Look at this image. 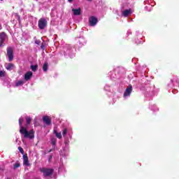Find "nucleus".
<instances>
[{
    "mask_svg": "<svg viewBox=\"0 0 179 179\" xmlns=\"http://www.w3.org/2000/svg\"><path fill=\"white\" fill-rule=\"evenodd\" d=\"M24 119L20 117L18 120L20 126V134L24 135V138L29 139H33L34 138V130L31 129L29 131H27L26 127H24L22 124H23Z\"/></svg>",
    "mask_w": 179,
    "mask_h": 179,
    "instance_id": "nucleus-1",
    "label": "nucleus"
},
{
    "mask_svg": "<svg viewBox=\"0 0 179 179\" xmlns=\"http://www.w3.org/2000/svg\"><path fill=\"white\" fill-rule=\"evenodd\" d=\"M41 172L43 173L44 177H50L54 173V169L48 168L41 169Z\"/></svg>",
    "mask_w": 179,
    "mask_h": 179,
    "instance_id": "nucleus-2",
    "label": "nucleus"
},
{
    "mask_svg": "<svg viewBox=\"0 0 179 179\" xmlns=\"http://www.w3.org/2000/svg\"><path fill=\"white\" fill-rule=\"evenodd\" d=\"M38 26L41 30H44V29L47 27V20H45V18H41L38 20Z\"/></svg>",
    "mask_w": 179,
    "mask_h": 179,
    "instance_id": "nucleus-3",
    "label": "nucleus"
},
{
    "mask_svg": "<svg viewBox=\"0 0 179 179\" xmlns=\"http://www.w3.org/2000/svg\"><path fill=\"white\" fill-rule=\"evenodd\" d=\"M6 38H8V35H6V33H0V47H3V45H5V41H6Z\"/></svg>",
    "mask_w": 179,
    "mask_h": 179,
    "instance_id": "nucleus-4",
    "label": "nucleus"
},
{
    "mask_svg": "<svg viewBox=\"0 0 179 179\" xmlns=\"http://www.w3.org/2000/svg\"><path fill=\"white\" fill-rule=\"evenodd\" d=\"M7 55L8 57L9 62H12V61H13V48L8 47L7 48Z\"/></svg>",
    "mask_w": 179,
    "mask_h": 179,
    "instance_id": "nucleus-5",
    "label": "nucleus"
},
{
    "mask_svg": "<svg viewBox=\"0 0 179 179\" xmlns=\"http://www.w3.org/2000/svg\"><path fill=\"white\" fill-rule=\"evenodd\" d=\"M90 25V26H96L97 24V18L94 16H92L89 18Z\"/></svg>",
    "mask_w": 179,
    "mask_h": 179,
    "instance_id": "nucleus-6",
    "label": "nucleus"
},
{
    "mask_svg": "<svg viewBox=\"0 0 179 179\" xmlns=\"http://www.w3.org/2000/svg\"><path fill=\"white\" fill-rule=\"evenodd\" d=\"M131 93H132V85H129V87L126 89L124 93V97H127L130 96Z\"/></svg>",
    "mask_w": 179,
    "mask_h": 179,
    "instance_id": "nucleus-7",
    "label": "nucleus"
},
{
    "mask_svg": "<svg viewBox=\"0 0 179 179\" xmlns=\"http://www.w3.org/2000/svg\"><path fill=\"white\" fill-rule=\"evenodd\" d=\"M23 164L27 167H29V166H30V163H29V157L27 156V154L23 155Z\"/></svg>",
    "mask_w": 179,
    "mask_h": 179,
    "instance_id": "nucleus-8",
    "label": "nucleus"
},
{
    "mask_svg": "<svg viewBox=\"0 0 179 179\" xmlns=\"http://www.w3.org/2000/svg\"><path fill=\"white\" fill-rule=\"evenodd\" d=\"M31 76H33V72L31 71L27 72L24 75L25 80H30V79L31 78Z\"/></svg>",
    "mask_w": 179,
    "mask_h": 179,
    "instance_id": "nucleus-9",
    "label": "nucleus"
},
{
    "mask_svg": "<svg viewBox=\"0 0 179 179\" xmlns=\"http://www.w3.org/2000/svg\"><path fill=\"white\" fill-rule=\"evenodd\" d=\"M43 122L46 124V125H50L51 124V118L48 116H44L43 117Z\"/></svg>",
    "mask_w": 179,
    "mask_h": 179,
    "instance_id": "nucleus-10",
    "label": "nucleus"
},
{
    "mask_svg": "<svg viewBox=\"0 0 179 179\" xmlns=\"http://www.w3.org/2000/svg\"><path fill=\"white\" fill-rule=\"evenodd\" d=\"M72 12H73L75 16H79L81 15V9L78 8V9L73 8Z\"/></svg>",
    "mask_w": 179,
    "mask_h": 179,
    "instance_id": "nucleus-11",
    "label": "nucleus"
},
{
    "mask_svg": "<svg viewBox=\"0 0 179 179\" xmlns=\"http://www.w3.org/2000/svg\"><path fill=\"white\" fill-rule=\"evenodd\" d=\"M130 13H131V8H129V10H124L122 14V16H124V17H128Z\"/></svg>",
    "mask_w": 179,
    "mask_h": 179,
    "instance_id": "nucleus-12",
    "label": "nucleus"
},
{
    "mask_svg": "<svg viewBox=\"0 0 179 179\" xmlns=\"http://www.w3.org/2000/svg\"><path fill=\"white\" fill-rule=\"evenodd\" d=\"M15 66L14 64L12 63H9L7 64V66H6V69H7V71H12V69H13V67Z\"/></svg>",
    "mask_w": 179,
    "mask_h": 179,
    "instance_id": "nucleus-13",
    "label": "nucleus"
},
{
    "mask_svg": "<svg viewBox=\"0 0 179 179\" xmlns=\"http://www.w3.org/2000/svg\"><path fill=\"white\" fill-rule=\"evenodd\" d=\"M42 69L44 72H47V71H48V62H45L43 64Z\"/></svg>",
    "mask_w": 179,
    "mask_h": 179,
    "instance_id": "nucleus-14",
    "label": "nucleus"
},
{
    "mask_svg": "<svg viewBox=\"0 0 179 179\" xmlns=\"http://www.w3.org/2000/svg\"><path fill=\"white\" fill-rule=\"evenodd\" d=\"M25 121L27 122L26 127H27V125H30V124L31 123V117L27 116L25 117Z\"/></svg>",
    "mask_w": 179,
    "mask_h": 179,
    "instance_id": "nucleus-15",
    "label": "nucleus"
},
{
    "mask_svg": "<svg viewBox=\"0 0 179 179\" xmlns=\"http://www.w3.org/2000/svg\"><path fill=\"white\" fill-rule=\"evenodd\" d=\"M54 134L56 136V138H58V139H62V135L61 133H58L57 130H54Z\"/></svg>",
    "mask_w": 179,
    "mask_h": 179,
    "instance_id": "nucleus-16",
    "label": "nucleus"
},
{
    "mask_svg": "<svg viewBox=\"0 0 179 179\" xmlns=\"http://www.w3.org/2000/svg\"><path fill=\"white\" fill-rule=\"evenodd\" d=\"M31 69L33 71V72H36L37 69H38V65H31Z\"/></svg>",
    "mask_w": 179,
    "mask_h": 179,
    "instance_id": "nucleus-17",
    "label": "nucleus"
},
{
    "mask_svg": "<svg viewBox=\"0 0 179 179\" xmlns=\"http://www.w3.org/2000/svg\"><path fill=\"white\" fill-rule=\"evenodd\" d=\"M51 143H52V145L55 146V145H57V138H55V137L52 138Z\"/></svg>",
    "mask_w": 179,
    "mask_h": 179,
    "instance_id": "nucleus-18",
    "label": "nucleus"
},
{
    "mask_svg": "<svg viewBox=\"0 0 179 179\" xmlns=\"http://www.w3.org/2000/svg\"><path fill=\"white\" fill-rule=\"evenodd\" d=\"M19 167H20V164L17 162L14 164L13 169L16 170V169H19Z\"/></svg>",
    "mask_w": 179,
    "mask_h": 179,
    "instance_id": "nucleus-19",
    "label": "nucleus"
},
{
    "mask_svg": "<svg viewBox=\"0 0 179 179\" xmlns=\"http://www.w3.org/2000/svg\"><path fill=\"white\" fill-rule=\"evenodd\" d=\"M18 150L20 152L21 155H23V156L24 155V150L22 147H18Z\"/></svg>",
    "mask_w": 179,
    "mask_h": 179,
    "instance_id": "nucleus-20",
    "label": "nucleus"
},
{
    "mask_svg": "<svg viewBox=\"0 0 179 179\" xmlns=\"http://www.w3.org/2000/svg\"><path fill=\"white\" fill-rule=\"evenodd\" d=\"M24 83L23 80H20L16 83V86H22Z\"/></svg>",
    "mask_w": 179,
    "mask_h": 179,
    "instance_id": "nucleus-21",
    "label": "nucleus"
},
{
    "mask_svg": "<svg viewBox=\"0 0 179 179\" xmlns=\"http://www.w3.org/2000/svg\"><path fill=\"white\" fill-rule=\"evenodd\" d=\"M5 77V71H0V78Z\"/></svg>",
    "mask_w": 179,
    "mask_h": 179,
    "instance_id": "nucleus-22",
    "label": "nucleus"
},
{
    "mask_svg": "<svg viewBox=\"0 0 179 179\" xmlns=\"http://www.w3.org/2000/svg\"><path fill=\"white\" fill-rule=\"evenodd\" d=\"M66 134H68V129H64L63 132H62L63 136H65V135H66Z\"/></svg>",
    "mask_w": 179,
    "mask_h": 179,
    "instance_id": "nucleus-23",
    "label": "nucleus"
},
{
    "mask_svg": "<svg viewBox=\"0 0 179 179\" xmlns=\"http://www.w3.org/2000/svg\"><path fill=\"white\" fill-rule=\"evenodd\" d=\"M51 152H52V150H49V153H51Z\"/></svg>",
    "mask_w": 179,
    "mask_h": 179,
    "instance_id": "nucleus-24",
    "label": "nucleus"
},
{
    "mask_svg": "<svg viewBox=\"0 0 179 179\" xmlns=\"http://www.w3.org/2000/svg\"><path fill=\"white\" fill-rule=\"evenodd\" d=\"M73 0H68L69 2H72Z\"/></svg>",
    "mask_w": 179,
    "mask_h": 179,
    "instance_id": "nucleus-25",
    "label": "nucleus"
},
{
    "mask_svg": "<svg viewBox=\"0 0 179 179\" xmlns=\"http://www.w3.org/2000/svg\"><path fill=\"white\" fill-rule=\"evenodd\" d=\"M2 29V26L1 25H0V30H1Z\"/></svg>",
    "mask_w": 179,
    "mask_h": 179,
    "instance_id": "nucleus-26",
    "label": "nucleus"
},
{
    "mask_svg": "<svg viewBox=\"0 0 179 179\" xmlns=\"http://www.w3.org/2000/svg\"><path fill=\"white\" fill-rule=\"evenodd\" d=\"M87 1H88L89 2H92V0H87Z\"/></svg>",
    "mask_w": 179,
    "mask_h": 179,
    "instance_id": "nucleus-27",
    "label": "nucleus"
},
{
    "mask_svg": "<svg viewBox=\"0 0 179 179\" xmlns=\"http://www.w3.org/2000/svg\"><path fill=\"white\" fill-rule=\"evenodd\" d=\"M50 159H52V156L50 155Z\"/></svg>",
    "mask_w": 179,
    "mask_h": 179,
    "instance_id": "nucleus-28",
    "label": "nucleus"
},
{
    "mask_svg": "<svg viewBox=\"0 0 179 179\" xmlns=\"http://www.w3.org/2000/svg\"><path fill=\"white\" fill-rule=\"evenodd\" d=\"M6 179H10V178H7Z\"/></svg>",
    "mask_w": 179,
    "mask_h": 179,
    "instance_id": "nucleus-29",
    "label": "nucleus"
},
{
    "mask_svg": "<svg viewBox=\"0 0 179 179\" xmlns=\"http://www.w3.org/2000/svg\"><path fill=\"white\" fill-rule=\"evenodd\" d=\"M41 48H43V45H41Z\"/></svg>",
    "mask_w": 179,
    "mask_h": 179,
    "instance_id": "nucleus-30",
    "label": "nucleus"
},
{
    "mask_svg": "<svg viewBox=\"0 0 179 179\" xmlns=\"http://www.w3.org/2000/svg\"><path fill=\"white\" fill-rule=\"evenodd\" d=\"M0 1H3V0H0Z\"/></svg>",
    "mask_w": 179,
    "mask_h": 179,
    "instance_id": "nucleus-31",
    "label": "nucleus"
}]
</instances>
